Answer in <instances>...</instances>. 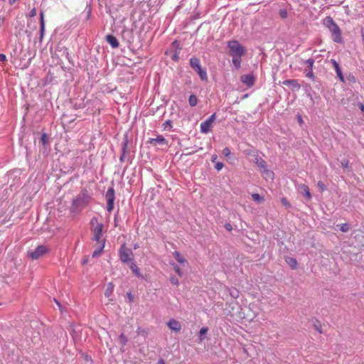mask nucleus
<instances>
[{"mask_svg":"<svg viewBox=\"0 0 364 364\" xmlns=\"http://www.w3.org/2000/svg\"><path fill=\"white\" fill-rule=\"evenodd\" d=\"M90 223L92 240L100 244V250H103L105 245V239L103 237L104 225L96 217H93Z\"/></svg>","mask_w":364,"mask_h":364,"instance_id":"1","label":"nucleus"},{"mask_svg":"<svg viewBox=\"0 0 364 364\" xmlns=\"http://www.w3.org/2000/svg\"><path fill=\"white\" fill-rule=\"evenodd\" d=\"M90 200V197L87 193H81L73 200L70 208L71 212L73 213H79L83 208L87 205Z\"/></svg>","mask_w":364,"mask_h":364,"instance_id":"2","label":"nucleus"},{"mask_svg":"<svg viewBox=\"0 0 364 364\" xmlns=\"http://www.w3.org/2000/svg\"><path fill=\"white\" fill-rule=\"evenodd\" d=\"M120 259L124 263H131V269L134 274H136V267L132 263L134 260V254L131 249L127 247L124 245L119 249Z\"/></svg>","mask_w":364,"mask_h":364,"instance_id":"3","label":"nucleus"},{"mask_svg":"<svg viewBox=\"0 0 364 364\" xmlns=\"http://www.w3.org/2000/svg\"><path fill=\"white\" fill-rule=\"evenodd\" d=\"M324 22L331 33L333 41L336 43L342 42L341 31L337 24L334 22L333 19L331 17L328 16L325 18Z\"/></svg>","mask_w":364,"mask_h":364,"instance_id":"4","label":"nucleus"},{"mask_svg":"<svg viewBox=\"0 0 364 364\" xmlns=\"http://www.w3.org/2000/svg\"><path fill=\"white\" fill-rule=\"evenodd\" d=\"M228 47L231 56H243L245 54V48L237 41H230Z\"/></svg>","mask_w":364,"mask_h":364,"instance_id":"5","label":"nucleus"},{"mask_svg":"<svg viewBox=\"0 0 364 364\" xmlns=\"http://www.w3.org/2000/svg\"><path fill=\"white\" fill-rule=\"evenodd\" d=\"M48 252V248L46 245H38L35 250L28 252V257L32 259H38L45 255Z\"/></svg>","mask_w":364,"mask_h":364,"instance_id":"6","label":"nucleus"},{"mask_svg":"<svg viewBox=\"0 0 364 364\" xmlns=\"http://www.w3.org/2000/svg\"><path fill=\"white\" fill-rule=\"evenodd\" d=\"M216 119V114L213 113L205 121L200 124V132L208 134L211 131L213 123Z\"/></svg>","mask_w":364,"mask_h":364,"instance_id":"7","label":"nucleus"},{"mask_svg":"<svg viewBox=\"0 0 364 364\" xmlns=\"http://www.w3.org/2000/svg\"><path fill=\"white\" fill-rule=\"evenodd\" d=\"M105 198L107 200V210L110 213L114 209V201L115 198L114 190L112 187L108 188Z\"/></svg>","mask_w":364,"mask_h":364,"instance_id":"8","label":"nucleus"},{"mask_svg":"<svg viewBox=\"0 0 364 364\" xmlns=\"http://www.w3.org/2000/svg\"><path fill=\"white\" fill-rule=\"evenodd\" d=\"M167 326L171 330L175 332H179L181 329V323L174 318L170 319L169 321L167 323Z\"/></svg>","mask_w":364,"mask_h":364,"instance_id":"9","label":"nucleus"},{"mask_svg":"<svg viewBox=\"0 0 364 364\" xmlns=\"http://www.w3.org/2000/svg\"><path fill=\"white\" fill-rule=\"evenodd\" d=\"M105 39L112 48H117L119 47V41L114 36L108 34L106 36Z\"/></svg>","mask_w":364,"mask_h":364,"instance_id":"10","label":"nucleus"},{"mask_svg":"<svg viewBox=\"0 0 364 364\" xmlns=\"http://www.w3.org/2000/svg\"><path fill=\"white\" fill-rule=\"evenodd\" d=\"M242 83L250 87L253 85L255 82V77L252 75H243L240 78Z\"/></svg>","mask_w":364,"mask_h":364,"instance_id":"11","label":"nucleus"},{"mask_svg":"<svg viewBox=\"0 0 364 364\" xmlns=\"http://www.w3.org/2000/svg\"><path fill=\"white\" fill-rule=\"evenodd\" d=\"M331 63H332L336 72V74H337V76L340 79V80L341 82H344V77H343V75L342 73V71L341 70V68L339 66V64L337 63V61L334 59H331Z\"/></svg>","mask_w":364,"mask_h":364,"instance_id":"12","label":"nucleus"},{"mask_svg":"<svg viewBox=\"0 0 364 364\" xmlns=\"http://www.w3.org/2000/svg\"><path fill=\"white\" fill-rule=\"evenodd\" d=\"M284 85L289 86L292 90H299L301 87L300 85L296 80H287L282 82Z\"/></svg>","mask_w":364,"mask_h":364,"instance_id":"13","label":"nucleus"},{"mask_svg":"<svg viewBox=\"0 0 364 364\" xmlns=\"http://www.w3.org/2000/svg\"><path fill=\"white\" fill-rule=\"evenodd\" d=\"M45 21L43 11L40 12V41H41L45 33Z\"/></svg>","mask_w":364,"mask_h":364,"instance_id":"14","label":"nucleus"},{"mask_svg":"<svg viewBox=\"0 0 364 364\" xmlns=\"http://www.w3.org/2000/svg\"><path fill=\"white\" fill-rule=\"evenodd\" d=\"M299 188L302 193V194L309 200L311 199V194L309 191V188L308 186L306 184H300L299 186Z\"/></svg>","mask_w":364,"mask_h":364,"instance_id":"15","label":"nucleus"},{"mask_svg":"<svg viewBox=\"0 0 364 364\" xmlns=\"http://www.w3.org/2000/svg\"><path fill=\"white\" fill-rule=\"evenodd\" d=\"M263 177L266 180H273L274 173L272 171L267 168V166L261 171Z\"/></svg>","mask_w":364,"mask_h":364,"instance_id":"16","label":"nucleus"},{"mask_svg":"<svg viewBox=\"0 0 364 364\" xmlns=\"http://www.w3.org/2000/svg\"><path fill=\"white\" fill-rule=\"evenodd\" d=\"M173 256L174 257L176 260L181 264H184L187 262L186 258L178 251L173 252Z\"/></svg>","mask_w":364,"mask_h":364,"instance_id":"17","label":"nucleus"},{"mask_svg":"<svg viewBox=\"0 0 364 364\" xmlns=\"http://www.w3.org/2000/svg\"><path fill=\"white\" fill-rule=\"evenodd\" d=\"M190 65L195 71L200 68V60L197 58H191L190 59Z\"/></svg>","mask_w":364,"mask_h":364,"instance_id":"18","label":"nucleus"},{"mask_svg":"<svg viewBox=\"0 0 364 364\" xmlns=\"http://www.w3.org/2000/svg\"><path fill=\"white\" fill-rule=\"evenodd\" d=\"M313 326L319 333H323L322 323L318 319L315 318L313 320Z\"/></svg>","mask_w":364,"mask_h":364,"instance_id":"19","label":"nucleus"},{"mask_svg":"<svg viewBox=\"0 0 364 364\" xmlns=\"http://www.w3.org/2000/svg\"><path fill=\"white\" fill-rule=\"evenodd\" d=\"M285 261L292 269H296L297 268V261L295 258L288 257L285 259Z\"/></svg>","mask_w":364,"mask_h":364,"instance_id":"20","label":"nucleus"},{"mask_svg":"<svg viewBox=\"0 0 364 364\" xmlns=\"http://www.w3.org/2000/svg\"><path fill=\"white\" fill-rule=\"evenodd\" d=\"M150 142L159 144H167V140L162 136H158L156 138L151 139Z\"/></svg>","mask_w":364,"mask_h":364,"instance_id":"21","label":"nucleus"},{"mask_svg":"<svg viewBox=\"0 0 364 364\" xmlns=\"http://www.w3.org/2000/svg\"><path fill=\"white\" fill-rule=\"evenodd\" d=\"M255 164L260 168L261 171L267 167L266 161L260 157L255 158Z\"/></svg>","mask_w":364,"mask_h":364,"instance_id":"22","label":"nucleus"},{"mask_svg":"<svg viewBox=\"0 0 364 364\" xmlns=\"http://www.w3.org/2000/svg\"><path fill=\"white\" fill-rule=\"evenodd\" d=\"M251 197L255 202H256L257 203H259V204L262 203L264 201V197L260 196L258 193H252Z\"/></svg>","mask_w":364,"mask_h":364,"instance_id":"23","label":"nucleus"},{"mask_svg":"<svg viewBox=\"0 0 364 364\" xmlns=\"http://www.w3.org/2000/svg\"><path fill=\"white\" fill-rule=\"evenodd\" d=\"M232 63L234 65V66L235 67L236 69H239L240 68V65H241V62H242V60H241V58L242 56H232Z\"/></svg>","mask_w":364,"mask_h":364,"instance_id":"24","label":"nucleus"},{"mask_svg":"<svg viewBox=\"0 0 364 364\" xmlns=\"http://www.w3.org/2000/svg\"><path fill=\"white\" fill-rule=\"evenodd\" d=\"M113 290H114V285L111 282H109L107 284V287L105 291V296L107 298L109 297L110 295L112 294Z\"/></svg>","mask_w":364,"mask_h":364,"instance_id":"25","label":"nucleus"},{"mask_svg":"<svg viewBox=\"0 0 364 364\" xmlns=\"http://www.w3.org/2000/svg\"><path fill=\"white\" fill-rule=\"evenodd\" d=\"M197 73L200 76V79L202 80H208V75L207 73L205 70L202 69L201 68H199L198 70H196Z\"/></svg>","mask_w":364,"mask_h":364,"instance_id":"26","label":"nucleus"},{"mask_svg":"<svg viewBox=\"0 0 364 364\" xmlns=\"http://www.w3.org/2000/svg\"><path fill=\"white\" fill-rule=\"evenodd\" d=\"M188 103L190 106L195 107L198 103V99L196 95H191L188 99Z\"/></svg>","mask_w":364,"mask_h":364,"instance_id":"27","label":"nucleus"},{"mask_svg":"<svg viewBox=\"0 0 364 364\" xmlns=\"http://www.w3.org/2000/svg\"><path fill=\"white\" fill-rule=\"evenodd\" d=\"M172 267H173V269H174V271L176 272V274L179 276V277H182L183 276V272L181 271V268L175 264H171Z\"/></svg>","mask_w":364,"mask_h":364,"instance_id":"28","label":"nucleus"},{"mask_svg":"<svg viewBox=\"0 0 364 364\" xmlns=\"http://www.w3.org/2000/svg\"><path fill=\"white\" fill-rule=\"evenodd\" d=\"M208 328H205V327H203L200 330V332H199V339L200 341H203L204 340V338L203 337V336L204 334H205L207 332H208Z\"/></svg>","mask_w":364,"mask_h":364,"instance_id":"29","label":"nucleus"},{"mask_svg":"<svg viewBox=\"0 0 364 364\" xmlns=\"http://www.w3.org/2000/svg\"><path fill=\"white\" fill-rule=\"evenodd\" d=\"M281 203L284 206H285L287 208H289L291 207L290 203L285 197L282 198Z\"/></svg>","mask_w":364,"mask_h":364,"instance_id":"30","label":"nucleus"},{"mask_svg":"<svg viewBox=\"0 0 364 364\" xmlns=\"http://www.w3.org/2000/svg\"><path fill=\"white\" fill-rule=\"evenodd\" d=\"M340 230L343 232H346L349 230V225L347 223H343L340 225Z\"/></svg>","mask_w":364,"mask_h":364,"instance_id":"31","label":"nucleus"},{"mask_svg":"<svg viewBox=\"0 0 364 364\" xmlns=\"http://www.w3.org/2000/svg\"><path fill=\"white\" fill-rule=\"evenodd\" d=\"M306 64H307L309 69L313 70V66L314 64V60L312 58H309L306 61Z\"/></svg>","mask_w":364,"mask_h":364,"instance_id":"32","label":"nucleus"},{"mask_svg":"<svg viewBox=\"0 0 364 364\" xmlns=\"http://www.w3.org/2000/svg\"><path fill=\"white\" fill-rule=\"evenodd\" d=\"M170 282L172 284L176 285V287L179 285L178 279L175 277H171L170 278Z\"/></svg>","mask_w":364,"mask_h":364,"instance_id":"33","label":"nucleus"},{"mask_svg":"<svg viewBox=\"0 0 364 364\" xmlns=\"http://www.w3.org/2000/svg\"><path fill=\"white\" fill-rule=\"evenodd\" d=\"M98 248L97 250H96L95 251H94L93 254H92V257H97L98 255H100V253L102 252V250H100V244H98Z\"/></svg>","mask_w":364,"mask_h":364,"instance_id":"34","label":"nucleus"},{"mask_svg":"<svg viewBox=\"0 0 364 364\" xmlns=\"http://www.w3.org/2000/svg\"><path fill=\"white\" fill-rule=\"evenodd\" d=\"M317 186L319 188L321 192H323L326 190V186L322 181H319L317 183Z\"/></svg>","mask_w":364,"mask_h":364,"instance_id":"35","label":"nucleus"},{"mask_svg":"<svg viewBox=\"0 0 364 364\" xmlns=\"http://www.w3.org/2000/svg\"><path fill=\"white\" fill-rule=\"evenodd\" d=\"M223 154L226 157L229 156L231 154L230 149L228 147L224 148L223 150Z\"/></svg>","mask_w":364,"mask_h":364,"instance_id":"36","label":"nucleus"},{"mask_svg":"<svg viewBox=\"0 0 364 364\" xmlns=\"http://www.w3.org/2000/svg\"><path fill=\"white\" fill-rule=\"evenodd\" d=\"M279 15L282 18H286L287 17V12L286 10H280Z\"/></svg>","mask_w":364,"mask_h":364,"instance_id":"37","label":"nucleus"},{"mask_svg":"<svg viewBox=\"0 0 364 364\" xmlns=\"http://www.w3.org/2000/svg\"><path fill=\"white\" fill-rule=\"evenodd\" d=\"M349 165V161L346 159H344L341 161V166L343 168H348Z\"/></svg>","mask_w":364,"mask_h":364,"instance_id":"38","label":"nucleus"},{"mask_svg":"<svg viewBox=\"0 0 364 364\" xmlns=\"http://www.w3.org/2000/svg\"><path fill=\"white\" fill-rule=\"evenodd\" d=\"M36 14H37V11L35 8H33V9H31V11H30L29 13V16L30 17H34L35 16H36Z\"/></svg>","mask_w":364,"mask_h":364,"instance_id":"39","label":"nucleus"},{"mask_svg":"<svg viewBox=\"0 0 364 364\" xmlns=\"http://www.w3.org/2000/svg\"><path fill=\"white\" fill-rule=\"evenodd\" d=\"M306 76L309 78H313L314 77L313 70L309 69V71H308V73H306Z\"/></svg>","mask_w":364,"mask_h":364,"instance_id":"40","label":"nucleus"},{"mask_svg":"<svg viewBox=\"0 0 364 364\" xmlns=\"http://www.w3.org/2000/svg\"><path fill=\"white\" fill-rule=\"evenodd\" d=\"M223 164L221 162L217 163L215 165V168L218 171L221 170L223 168Z\"/></svg>","mask_w":364,"mask_h":364,"instance_id":"41","label":"nucleus"},{"mask_svg":"<svg viewBox=\"0 0 364 364\" xmlns=\"http://www.w3.org/2000/svg\"><path fill=\"white\" fill-rule=\"evenodd\" d=\"M127 298H128V299H129V302L133 301V300H134V296H132V294L130 292H128V293L127 294Z\"/></svg>","mask_w":364,"mask_h":364,"instance_id":"42","label":"nucleus"},{"mask_svg":"<svg viewBox=\"0 0 364 364\" xmlns=\"http://www.w3.org/2000/svg\"><path fill=\"white\" fill-rule=\"evenodd\" d=\"M6 60V56L4 54H0V62H4Z\"/></svg>","mask_w":364,"mask_h":364,"instance_id":"43","label":"nucleus"},{"mask_svg":"<svg viewBox=\"0 0 364 364\" xmlns=\"http://www.w3.org/2000/svg\"><path fill=\"white\" fill-rule=\"evenodd\" d=\"M225 227L226 230H228L229 231L232 230V225L230 223L225 224Z\"/></svg>","mask_w":364,"mask_h":364,"instance_id":"44","label":"nucleus"},{"mask_svg":"<svg viewBox=\"0 0 364 364\" xmlns=\"http://www.w3.org/2000/svg\"><path fill=\"white\" fill-rule=\"evenodd\" d=\"M156 364H165V361L164 359L160 358Z\"/></svg>","mask_w":364,"mask_h":364,"instance_id":"45","label":"nucleus"},{"mask_svg":"<svg viewBox=\"0 0 364 364\" xmlns=\"http://www.w3.org/2000/svg\"><path fill=\"white\" fill-rule=\"evenodd\" d=\"M46 134H43L42 137H41V140L43 141V143L46 142Z\"/></svg>","mask_w":364,"mask_h":364,"instance_id":"46","label":"nucleus"},{"mask_svg":"<svg viewBox=\"0 0 364 364\" xmlns=\"http://www.w3.org/2000/svg\"><path fill=\"white\" fill-rule=\"evenodd\" d=\"M16 1V0H9V4L11 5L14 4Z\"/></svg>","mask_w":364,"mask_h":364,"instance_id":"47","label":"nucleus"},{"mask_svg":"<svg viewBox=\"0 0 364 364\" xmlns=\"http://www.w3.org/2000/svg\"><path fill=\"white\" fill-rule=\"evenodd\" d=\"M362 38H363V42H364V31H362Z\"/></svg>","mask_w":364,"mask_h":364,"instance_id":"48","label":"nucleus"},{"mask_svg":"<svg viewBox=\"0 0 364 364\" xmlns=\"http://www.w3.org/2000/svg\"><path fill=\"white\" fill-rule=\"evenodd\" d=\"M361 110L364 111V106L363 105H361Z\"/></svg>","mask_w":364,"mask_h":364,"instance_id":"49","label":"nucleus"},{"mask_svg":"<svg viewBox=\"0 0 364 364\" xmlns=\"http://www.w3.org/2000/svg\"><path fill=\"white\" fill-rule=\"evenodd\" d=\"M90 10L88 11V14H87V17H89L90 14Z\"/></svg>","mask_w":364,"mask_h":364,"instance_id":"50","label":"nucleus"},{"mask_svg":"<svg viewBox=\"0 0 364 364\" xmlns=\"http://www.w3.org/2000/svg\"><path fill=\"white\" fill-rule=\"evenodd\" d=\"M56 304L60 306V304L59 302H58L57 301H55Z\"/></svg>","mask_w":364,"mask_h":364,"instance_id":"51","label":"nucleus"}]
</instances>
